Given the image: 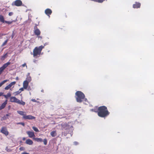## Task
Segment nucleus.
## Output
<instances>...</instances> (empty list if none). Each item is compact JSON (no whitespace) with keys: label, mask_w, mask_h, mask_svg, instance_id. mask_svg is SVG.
I'll use <instances>...</instances> for the list:
<instances>
[{"label":"nucleus","mask_w":154,"mask_h":154,"mask_svg":"<svg viewBox=\"0 0 154 154\" xmlns=\"http://www.w3.org/2000/svg\"><path fill=\"white\" fill-rule=\"evenodd\" d=\"M96 2L100 3H102L103 2V1H94Z\"/></svg>","instance_id":"39"},{"label":"nucleus","mask_w":154,"mask_h":154,"mask_svg":"<svg viewBox=\"0 0 154 154\" xmlns=\"http://www.w3.org/2000/svg\"><path fill=\"white\" fill-rule=\"evenodd\" d=\"M17 112L20 115L22 116H25V112L23 111H17Z\"/></svg>","instance_id":"19"},{"label":"nucleus","mask_w":154,"mask_h":154,"mask_svg":"<svg viewBox=\"0 0 154 154\" xmlns=\"http://www.w3.org/2000/svg\"><path fill=\"white\" fill-rule=\"evenodd\" d=\"M10 101L12 102H15L19 104L24 105L25 104V103L21 100H20L17 98L15 97H10Z\"/></svg>","instance_id":"4"},{"label":"nucleus","mask_w":154,"mask_h":154,"mask_svg":"<svg viewBox=\"0 0 154 154\" xmlns=\"http://www.w3.org/2000/svg\"><path fill=\"white\" fill-rule=\"evenodd\" d=\"M8 42V40H7L5 41V42L3 43L2 45V46L3 47L4 45H5Z\"/></svg>","instance_id":"32"},{"label":"nucleus","mask_w":154,"mask_h":154,"mask_svg":"<svg viewBox=\"0 0 154 154\" xmlns=\"http://www.w3.org/2000/svg\"><path fill=\"white\" fill-rule=\"evenodd\" d=\"M22 66L23 67H24L25 66H26V67L27 68V66L26 65V63H24V64H23L22 65Z\"/></svg>","instance_id":"42"},{"label":"nucleus","mask_w":154,"mask_h":154,"mask_svg":"<svg viewBox=\"0 0 154 154\" xmlns=\"http://www.w3.org/2000/svg\"><path fill=\"white\" fill-rule=\"evenodd\" d=\"M14 21L13 20L12 21H5V23H8V24H10L12 23L13 22H14Z\"/></svg>","instance_id":"30"},{"label":"nucleus","mask_w":154,"mask_h":154,"mask_svg":"<svg viewBox=\"0 0 154 154\" xmlns=\"http://www.w3.org/2000/svg\"><path fill=\"white\" fill-rule=\"evenodd\" d=\"M1 74V73H0V75Z\"/></svg>","instance_id":"53"},{"label":"nucleus","mask_w":154,"mask_h":154,"mask_svg":"<svg viewBox=\"0 0 154 154\" xmlns=\"http://www.w3.org/2000/svg\"><path fill=\"white\" fill-rule=\"evenodd\" d=\"M140 4L139 3H136L135 4H134L133 7L134 8H138L140 7Z\"/></svg>","instance_id":"18"},{"label":"nucleus","mask_w":154,"mask_h":154,"mask_svg":"<svg viewBox=\"0 0 154 154\" xmlns=\"http://www.w3.org/2000/svg\"><path fill=\"white\" fill-rule=\"evenodd\" d=\"M23 89H24L23 88V87L19 89V91H21H21H23L24 90Z\"/></svg>","instance_id":"40"},{"label":"nucleus","mask_w":154,"mask_h":154,"mask_svg":"<svg viewBox=\"0 0 154 154\" xmlns=\"http://www.w3.org/2000/svg\"><path fill=\"white\" fill-rule=\"evenodd\" d=\"M10 115H11V114L10 113L6 114V115L5 116L3 117V119L4 120H5V119H8V117Z\"/></svg>","instance_id":"23"},{"label":"nucleus","mask_w":154,"mask_h":154,"mask_svg":"<svg viewBox=\"0 0 154 154\" xmlns=\"http://www.w3.org/2000/svg\"><path fill=\"white\" fill-rule=\"evenodd\" d=\"M0 22L2 23H5V22L3 16L1 15H0Z\"/></svg>","instance_id":"20"},{"label":"nucleus","mask_w":154,"mask_h":154,"mask_svg":"<svg viewBox=\"0 0 154 154\" xmlns=\"http://www.w3.org/2000/svg\"><path fill=\"white\" fill-rule=\"evenodd\" d=\"M10 87L9 86V85H8L5 88V90H8V89H10Z\"/></svg>","instance_id":"31"},{"label":"nucleus","mask_w":154,"mask_h":154,"mask_svg":"<svg viewBox=\"0 0 154 154\" xmlns=\"http://www.w3.org/2000/svg\"><path fill=\"white\" fill-rule=\"evenodd\" d=\"M21 93V91H17L15 92H14V94L15 95H18L19 94H20Z\"/></svg>","instance_id":"29"},{"label":"nucleus","mask_w":154,"mask_h":154,"mask_svg":"<svg viewBox=\"0 0 154 154\" xmlns=\"http://www.w3.org/2000/svg\"><path fill=\"white\" fill-rule=\"evenodd\" d=\"M14 33L13 32V33H12V36H12V38H13V37H14Z\"/></svg>","instance_id":"46"},{"label":"nucleus","mask_w":154,"mask_h":154,"mask_svg":"<svg viewBox=\"0 0 154 154\" xmlns=\"http://www.w3.org/2000/svg\"><path fill=\"white\" fill-rule=\"evenodd\" d=\"M35 60L34 61V62H35Z\"/></svg>","instance_id":"52"},{"label":"nucleus","mask_w":154,"mask_h":154,"mask_svg":"<svg viewBox=\"0 0 154 154\" xmlns=\"http://www.w3.org/2000/svg\"><path fill=\"white\" fill-rule=\"evenodd\" d=\"M11 64V62H8L3 64V65L0 68V73L1 74L4 70Z\"/></svg>","instance_id":"5"},{"label":"nucleus","mask_w":154,"mask_h":154,"mask_svg":"<svg viewBox=\"0 0 154 154\" xmlns=\"http://www.w3.org/2000/svg\"><path fill=\"white\" fill-rule=\"evenodd\" d=\"M26 133L30 138H32L33 139V138H35V135L33 132L28 131L26 132Z\"/></svg>","instance_id":"9"},{"label":"nucleus","mask_w":154,"mask_h":154,"mask_svg":"<svg viewBox=\"0 0 154 154\" xmlns=\"http://www.w3.org/2000/svg\"><path fill=\"white\" fill-rule=\"evenodd\" d=\"M78 144V143L77 142H74V144L75 145H77Z\"/></svg>","instance_id":"44"},{"label":"nucleus","mask_w":154,"mask_h":154,"mask_svg":"<svg viewBox=\"0 0 154 154\" xmlns=\"http://www.w3.org/2000/svg\"><path fill=\"white\" fill-rule=\"evenodd\" d=\"M67 127L66 126H63V129L66 130L68 129H69L72 127V125H69L67 124Z\"/></svg>","instance_id":"22"},{"label":"nucleus","mask_w":154,"mask_h":154,"mask_svg":"<svg viewBox=\"0 0 154 154\" xmlns=\"http://www.w3.org/2000/svg\"><path fill=\"white\" fill-rule=\"evenodd\" d=\"M7 100H6L2 104L1 106H0V110L3 109L5 107L6 104H7Z\"/></svg>","instance_id":"14"},{"label":"nucleus","mask_w":154,"mask_h":154,"mask_svg":"<svg viewBox=\"0 0 154 154\" xmlns=\"http://www.w3.org/2000/svg\"><path fill=\"white\" fill-rule=\"evenodd\" d=\"M3 94V93H2V92L0 93V96L2 95Z\"/></svg>","instance_id":"47"},{"label":"nucleus","mask_w":154,"mask_h":154,"mask_svg":"<svg viewBox=\"0 0 154 154\" xmlns=\"http://www.w3.org/2000/svg\"><path fill=\"white\" fill-rule=\"evenodd\" d=\"M16 80H19V78H18V77H16Z\"/></svg>","instance_id":"49"},{"label":"nucleus","mask_w":154,"mask_h":154,"mask_svg":"<svg viewBox=\"0 0 154 154\" xmlns=\"http://www.w3.org/2000/svg\"><path fill=\"white\" fill-rule=\"evenodd\" d=\"M26 139V138L25 137H24L23 138V140H25Z\"/></svg>","instance_id":"51"},{"label":"nucleus","mask_w":154,"mask_h":154,"mask_svg":"<svg viewBox=\"0 0 154 154\" xmlns=\"http://www.w3.org/2000/svg\"><path fill=\"white\" fill-rule=\"evenodd\" d=\"M13 14V13L12 12H10L9 13L8 15L9 16H11Z\"/></svg>","instance_id":"41"},{"label":"nucleus","mask_w":154,"mask_h":154,"mask_svg":"<svg viewBox=\"0 0 154 154\" xmlns=\"http://www.w3.org/2000/svg\"><path fill=\"white\" fill-rule=\"evenodd\" d=\"M33 139L38 142H42V138H33Z\"/></svg>","instance_id":"21"},{"label":"nucleus","mask_w":154,"mask_h":154,"mask_svg":"<svg viewBox=\"0 0 154 154\" xmlns=\"http://www.w3.org/2000/svg\"><path fill=\"white\" fill-rule=\"evenodd\" d=\"M34 33L36 35H40V31L37 28L36 26L34 27Z\"/></svg>","instance_id":"11"},{"label":"nucleus","mask_w":154,"mask_h":154,"mask_svg":"<svg viewBox=\"0 0 154 154\" xmlns=\"http://www.w3.org/2000/svg\"><path fill=\"white\" fill-rule=\"evenodd\" d=\"M38 38H40L41 39L42 38V37L41 36H38Z\"/></svg>","instance_id":"50"},{"label":"nucleus","mask_w":154,"mask_h":154,"mask_svg":"<svg viewBox=\"0 0 154 154\" xmlns=\"http://www.w3.org/2000/svg\"><path fill=\"white\" fill-rule=\"evenodd\" d=\"M51 135L53 137L55 136L56 135V131H52L51 133Z\"/></svg>","instance_id":"24"},{"label":"nucleus","mask_w":154,"mask_h":154,"mask_svg":"<svg viewBox=\"0 0 154 154\" xmlns=\"http://www.w3.org/2000/svg\"><path fill=\"white\" fill-rule=\"evenodd\" d=\"M16 82H11L10 84H9L8 85L11 88L12 87V86H14L15 84H16Z\"/></svg>","instance_id":"27"},{"label":"nucleus","mask_w":154,"mask_h":154,"mask_svg":"<svg viewBox=\"0 0 154 154\" xmlns=\"http://www.w3.org/2000/svg\"><path fill=\"white\" fill-rule=\"evenodd\" d=\"M21 154H29L26 152H23L22 153H21Z\"/></svg>","instance_id":"45"},{"label":"nucleus","mask_w":154,"mask_h":154,"mask_svg":"<svg viewBox=\"0 0 154 154\" xmlns=\"http://www.w3.org/2000/svg\"><path fill=\"white\" fill-rule=\"evenodd\" d=\"M0 132L6 136H7L9 134V132L8 131L6 128L5 127H3L2 128Z\"/></svg>","instance_id":"7"},{"label":"nucleus","mask_w":154,"mask_h":154,"mask_svg":"<svg viewBox=\"0 0 154 154\" xmlns=\"http://www.w3.org/2000/svg\"><path fill=\"white\" fill-rule=\"evenodd\" d=\"M12 5L20 6L22 5V2L21 1H15L13 2Z\"/></svg>","instance_id":"8"},{"label":"nucleus","mask_w":154,"mask_h":154,"mask_svg":"<svg viewBox=\"0 0 154 154\" xmlns=\"http://www.w3.org/2000/svg\"><path fill=\"white\" fill-rule=\"evenodd\" d=\"M31 100L34 102H36V100L35 99H32Z\"/></svg>","instance_id":"43"},{"label":"nucleus","mask_w":154,"mask_h":154,"mask_svg":"<svg viewBox=\"0 0 154 154\" xmlns=\"http://www.w3.org/2000/svg\"><path fill=\"white\" fill-rule=\"evenodd\" d=\"M6 151L8 152H9V151H10L11 150V149H8V147H7L6 148Z\"/></svg>","instance_id":"38"},{"label":"nucleus","mask_w":154,"mask_h":154,"mask_svg":"<svg viewBox=\"0 0 154 154\" xmlns=\"http://www.w3.org/2000/svg\"><path fill=\"white\" fill-rule=\"evenodd\" d=\"M32 129L34 130L37 132H39V130L36 127H32Z\"/></svg>","instance_id":"28"},{"label":"nucleus","mask_w":154,"mask_h":154,"mask_svg":"<svg viewBox=\"0 0 154 154\" xmlns=\"http://www.w3.org/2000/svg\"><path fill=\"white\" fill-rule=\"evenodd\" d=\"M11 95V94L10 93H8L6 95H4V97L6 98H8L9 97H10Z\"/></svg>","instance_id":"25"},{"label":"nucleus","mask_w":154,"mask_h":154,"mask_svg":"<svg viewBox=\"0 0 154 154\" xmlns=\"http://www.w3.org/2000/svg\"><path fill=\"white\" fill-rule=\"evenodd\" d=\"M23 118L26 119L32 120L35 119V117L33 116H32L31 115H26L24 116H23Z\"/></svg>","instance_id":"10"},{"label":"nucleus","mask_w":154,"mask_h":154,"mask_svg":"<svg viewBox=\"0 0 154 154\" xmlns=\"http://www.w3.org/2000/svg\"><path fill=\"white\" fill-rule=\"evenodd\" d=\"M3 84H2V82H1L0 83V87H1V86H2V85H3Z\"/></svg>","instance_id":"48"},{"label":"nucleus","mask_w":154,"mask_h":154,"mask_svg":"<svg viewBox=\"0 0 154 154\" xmlns=\"http://www.w3.org/2000/svg\"><path fill=\"white\" fill-rule=\"evenodd\" d=\"M91 110L93 111H94L95 112H97L98 110V109H91Z\"/></svg>","instance_id":"36"},{"label":"nucleus","mask_w":154,"mask_h":154,"mask_svg":"<svg viewBox=\"0 0 154 154\" xmlns=\"http://www.w3.org/2000/svg\"><path fill=\"white\" fill-rule=\"evenodd\" d=\"M45 46V45L44 46L41 45L35 48L33 50V55L35 58H36L39 57L41 53L42 49L44 48Z\"/></svg>","instance_id":"3"},{"label":"nucleus","mask_w":154,"mask_h":154,"mask_svg":"<svg viewBox=\"0 0 154 154\" xmlns=\"http://www.w3.org/2000/svg\"><path fill=\"white\" fill-rule=\"evenodd\" d=\"M19 149L20 151H24L25 150V148L24 147H20V148Z\"/></svg>","instance_id":"35"},{"label":"nucleus","mask_w":154,"mask_h":154,"mask_svg":"<svg viewBox=\"0 0 154 154\" xmlns=\"http://www.w3.org/2000/svg\"><path fill=\"white\" fill-rule=\"evenodd\" d=\"M17 125H22L23 126H24L25 125L24 123H23V122H22L17 123Z\"/></svg>","instance_id":"33"},{"label":"nucleus","mask_w":154,"mask_h":154,"mask_svg":"<svg viewBox=\"0 0 154 154\" xmlns=\"http://www.w3.org/2000/svg\"><path fill=\"white\" fill-rule=\"evenodd\" d=\"M76 99L78 102H81L84 100L85 101H87V99L85 98V96L84 94L80 91H78L75 93Z\"/></svg>","instance_id":"2"},{"label":"nucleus","mask_w":154,"mask_h":154,"mask_svg":"<svg viewBox=\"0 0 154 154\" xmlns=\"http://www.w3.org/2000/svg\"><path fill=\"white\" fill-rule=\"evenodd\" d=\"M45 13L48 16H49L51 14L52 11L50 9L48 8L45 10Z\"/></svg>","instance_id":"12"},{"label":"nucleus","mask_w":154,"mask_h":154,"mask_svg":"<svg viewBox=\"0 0 154 154\" xmlns=\"http://www.w3.org/2000/svg\"><path fill=\"white\" fill-rule=\"evenodd\" d=\"M29 82H27V81H24L23 83V88L25 89H26L29 85Z\"/></svg>","instance_id":"13"},{"label":"nucleus","mask_w":154,"mask_h":154,"mask_svg":"<svg viewBox=\"0 0 154 154\" xmlns=\"http://www.w3.org/2000/svg\"><path fill=\"white\" fill-rule=\"evenodd\" d=\"M31 80V77L29 75V73H28L27 75V77L26 79V80L25 81H27V82H29Z\"/></svg>","instance_id":"16"},{"label":"nucleus","mask_w":154,"mask_h":154,"mask_svg":"<svg viewBox=\"0 0 154 154\" xmlns=\"http://www.w3.org/2000/svg\"><path fill=\"white\" fill-rule=\"evenodd\" d=\"M26 144L29 145H32V144L33 142V141L30 139H28L26 140Z\"/></svg>","instance_id":"15"},{"label":"nucleus","mask_w":154,"mask_h":154,"mask_svg":"<svg viewBox=\"0 0 154 154\" xmlns=\"http://www.w3.org/2000/svg\"><path fill=\"white\" fill-rule=\"evenodd\" d=\"M43 142L44 144L45 145H46L47 144V140L46 139H44L43 140Z\"/></svg>","instance_id":"34"},{"label":"nucleus","mask_w":154,"mask_h":154,"mask_svg":"<svg viewBox=\"0 0 154 154\" xmlns=\"http://www.w3.org/2000/svg\"><path fill=\"white\" fill-rule=\"evenodd\" d=\"M8 81V80H5L2 82V84L3 85L6 82Z\"/></svg>","instance_id":"37"},{"label":"nucleus","mask_w":154,"mask_h":154,"mask_svg":"<svg viewBox=\"0 0 154 154\" xmlns=\"http://www.w3.org/2000/svg\"><path fill=\"white\" fill-rule=\"evenodd\" d=\"M63 126H67V124L66 123L63 122L61 124H60L56 126V128L58 129L63 130Z\"/></svg>","instance_id":"6"},{"label":"nucleus","mask_w":154,"mask_h":154,"mask_svg":"<svg viewBox=\"0 0 154 154\" xmlns=\"http://www.w3.org/2000/svg\"><path fill=\"white\" fill-rule=\"evenodd\" d=\"M98 115L102 117H105L108 115L109 114L106 107L104 106L99 107L98 109Z\"/></svg>","instance_id":"1"},{"label":"nucleus","mask_w":154,"mask_h":154,"mask_svg":"<svg viewBox=\"0 0 154 154\" xmlns=\"http://www.w3.org/2000/svg\"><path fill=\"white\" fill-rule=\"evenodd\" d=\"M8 57V53H6L1 56V60L2 61L4 60Z\"/></svg>","instance_id":"17"},{"label":"nucleus","mask_w":154,"mask_h":154,"mask_svg":"<svg viewBox=\"0 0 154 154\" xmlns=\"http://www.w3.org/2000/svg\"><path fill=\"white\" fill-rule=\"evenodd\" d=\"M16 82H11L10 84H9L8 85L11 88L12 87V86H14L15 84H16Z\"/></svg>","instance_id":"26"}]
</instances>
